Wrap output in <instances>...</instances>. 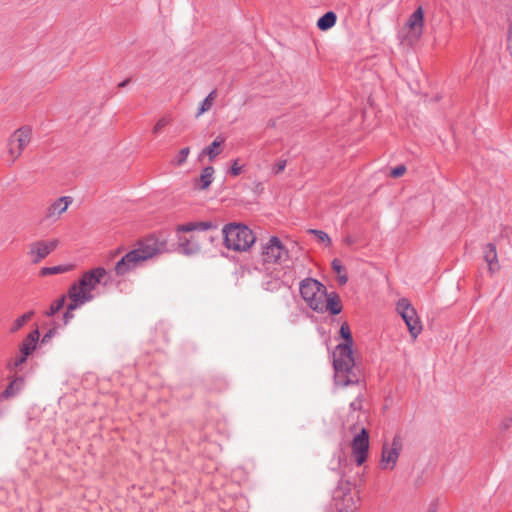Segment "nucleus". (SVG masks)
I'll return each instance as SVG.
<instances>
[{"instance_id": "1", "label": "nucleus", "mask_w": 512, "mask_h": 512, "mask_svg": "<svg viewBox=\"0 0 512 512\" xmlns=\"http://www.w3.org/2000/svg\"><path fill=\"white\" fill-rule=\"evenodd\" d=\"M340 336L344 343L336 346L333 352V367L335 371V383L339 386L358 384L362 378V373L355 364L353 357V338L348 323L344 322L340 327Z\"/></svg>"}, {"instance_id": "2", "label": "nucleus", "mask_w": 512, "mask_h": 512, "mask_svg": "<svg viewBox=\"0 0 512 512\" xmlns=\"http://www.w3.org/2000/svg\"><path fill=\"white\" fill-rule=\"evenodd\" d=\"M112 272L109 273L103 267H97L85 272L78 282H74L69 290L68 297L70 299L69 309L75 310L87 302L94 299L92 291L98 284L108 285L112 281Z\"/></svg>"}, {"instance_id": "3", "label": "nucleus", "mask_w": 512, "mask_h": 512, "mask_svg": "<svg viewBox=\"0 0 512 512\" xmlns=\"http://www.w3.org/2000/svg\"><path fill=\"white\" fill-rule=\"evenodd\" d=\"M224 242L228 249L247 251L256 240L250 226H223Z\"/></svg>"}, {"instance_id": "4", "label": "nucleus", "mask_w": 512, "mask_h": 512, "mask_svg": "<svg viewBox=\"0 0 512 512\" xmlns=\"http://www.w3.org/2000/svg\"><path fill=\"white\" fill-rule=\"evenodd\" d=\"M166 251V240L150 235L139 240L134 249L130 250V264L134 265L152 259L154 256Z\"/></svg>"}, {"instance_id": "5", "label": "nucleus", "mask_w": 512, "mask_h": 512, "mask_svg": "<svg viewBox=\"0 0 512 512\" xmlns=\"http://www.w3.org/2000/svg\"><path fill=\"white\" fill-rule=\"evenodd\" d=\"M323 285L319 281L306 278L300 283V294L307 305L317 312L324 311Z\"/></svg>"}, {"instance_id": "6", "label": "nucleus", "mask_w": 512, "mask_h": 512, "mask_svg": "<svg viewBox=\"0 0 512 512\" xmlns=\"http://www.w3.org/2000/svg\"><path fill=\"white\" fill-rule=\"evenodd\" d=\"M332 504L337 512H355L356 501L351 493V483L341 479L332 494Z\"/></svg>"}, {"instance_id": "7", "label": "nucleus", "mask_w": 512, "mask_h": 512, "mask_svg": "<svg viewBox=\"0 0 512 512\" xmlns=\"http://www.w3.org/2000/svg\"><path fill=\"white\" fill-rule=\"evenodd\" d=\"M32 130L28 126H23L9 137L7 148L11 162H15L20 157L23 150L28 146L31 141Z\"/></svg>"}, {"instance_id": "8", "label": "nucleus", "mask_w": 512, "mask_h": 512, "mask_svg": "<svg viewBox=\"0 0 512 512\" xmlns=\"http://www.w3.org/2000/svg\"><path fill=\"white\" fill-rule=\"evenodd\" d=\"M397 311L404 320L411 337L415 340L422 331V325L416 310L407 299L403 298L397 303Z\"/></svg>"}, {"instance_id": "9", "label": "nucleus", "mask_w": 512, "mask_h": 512, "mask_svg": "<svg viewBox=\"0 0 512 512\" xmlns=\"http://www.w3.org/2000/svg\"><path fill=\"white\" fill-rule=\"evenodd\" d=\"M401 449L402 441L400 436H395L393 438L390 447L386 443L383 444L380 460L381 469L393 470L397 464Z\"/></svg>"}, {"instance_id": "10", "label": "nucleus", "mask_w": 512, "mask_h": 512, "mask_svg": "<svg viewBox=\"0 0 512 512\" xmlns=\"http://www.w3.org/2000/svg\"><path fill=\"white\" fill-rule=\"evenodd\" d=\"M288 255L287 250L282 245L279 238L273 236L268 243L263 247V260L267 263H278L286 259Z\"/></svg>"}, {"instance_id": "11", "label": "nucleus", "mask_w": 512, "mask_h": 512, "mask_svg": "<svg viewBox=\"0 0 512 512\" xmlns=\"http://www.w3.org/2000/svg\"><path fill=\"white\" fill-rule=\"evenodd\" d=\"M351 447L357 465H362L367 459L369 449V434L365 428L354 436Z\"/></svg>"}, {"instance_id": "12", "label": "nucleus", "mask_w": 512, "mask_h": 512, "mask_svg": "<svg viewBox=\"0 0 512 512\" xmlns=\"http://www.w3.org/2000/svg\"><path fill=\"white\" fill-rule=\"evenodd\" d=\"M424 26V12L422 7H418L413 14L409 17L405 28L408 30L406 40L409 43L417 41L422 33Z\"/></svg>"}, {"instance_id": "13", "label": "nucleus", "mask_w": 512, "mask_h": 512, "mask_svg": "<svg viewBox=\"0 0 512 512\" xmlns=\"http://www.w3.org/2000/svg\"><path fill=\"white\" fill-rule=\"evenodd\" d=\"M58 241L56 239L49 241H36L30 244L28 254L31 256V261L34 264L39 263L46 256H48L57 247Z\"/></svg>"}, {"instance_id": "14", "label": "nucleus", "mask_w": 512, "mask_h": 512, "mask_svg": "<svg viewBox=\"0 0 512 512\" xmlns=\"http://www.w3.org/2000/svg\"><path fill=\"white\" fill-rule=\"evenodd\" d=\"M72 202L73 199L70 196H62L56 199L47 208L45 212V220L50 222L58 221L60 219L61 214L67 210V208Z\"/></svg>"}, {"instance_id": "15", "label": "nucleus", "mask_w": 512, "mask_h": 512, "mask_svg": "<svg viewBox=\"0 0 512 512\" xmlns=\"http://www.w3.org/2000/svg\"><path fill=\"white\" fill-rule=\"evenodd\" d=\"M212 226H178V234H179V240L181 251L186 255H192L199 251L200 247L197 243L185 240V242L182 241V237L180 236L181 233H187L191 232L193 230L199 229V230H207L211 228Z\"/></svg>"}, {"instance_id": "16", "label": "nucleus", "mask_w": 512, "mask_h": 512, "mask_svg": "<svg viewBox=\"0 0 512 512\" xmlns=\"http://www.w3.org/2000/svg\"><path fill=\"white\" fill-rule=\"evenodd\" d=\"M25 386V380L23 376H17L13 378L8 386L3 390V392L0 394V401L1 400H8L11 398H14L18 396L21 391L24 389Z\"/></svg>"}, {"instance_id": "17", "label": "nucleus", "mask_w": 512, "mask_h": 512, "mask_svg": "<svg viewBox=\"0 0 512 512\" xmlns=\"http://www.w3.org/2000/svg\"><path fill=\"white\" fill-rule=\"evenodd\" d=\"M484 259L488 264V270L491 274L499 270L500 266L498 263L496 245L494 243H488L486 245Z\"/></svg>"}, {"instance_id": "18", "label": "nucleus", "mask_w": 512, "mask_h": 512, "mask_svg": "<svg viewBox=\"0 0 512 512\" xmlns=\"http://www.w3.org/2000/svg\"><path fill=\"white\" fill-rule=\"evenodd\" d=\"M39 337L40 333L38 329L31 331L22 341L19 348L20 352L29 356L36 349Z\"/></svg>"}, {"instance_id": "19", "label": "nucleus", "mask_w": 512, "mask_h": 512, "mask_svg": "<svg viewBox=\"0 0 512 512\" xmlns=\"http://www.w3.org/2000/svg\"><path fill=\"white\" fill-rule=\"evenodd\" d=\"M225 139L221 136H217L214 141L204 148L199 154V159L203 156H208L210 161H214L215 158L222 152L221 146L224 144Z\"/></svg>"}, {"instance_id": "20", "label": "nucleus", "mask_w": 512, "mask_h": 512, "mask_svg": "<svg viewBox=\"0 0 512 512\" xmlns=\"http://www.w3.org/2000/svg\"><path fill=\"white\" fill-rule=\"evenodd\" d=\"M214 179V168L212 166L205 167L199 176L195 179V186L200 190H206Z\"/></svg>"}, {"instance_id": "21", "label": "nucleus", "mask_w": 512, "mask_h": 512, "mask_svg": "<svg viewBox=\"0 0 512 512\" xmlns=\"http://www.w3.org/2000/svg\"><path fill=\"white\" fill-rule=\"evenodd\" d=\"M324 309L329 310L332 315H337L341 312L342 307L336 295L326 296L324 294Z\"/></svg>"}, {"instance_id": "22", "label": "nucleus", "mask_w": 512, "mask_h": 512, "mask_svg": "<svg viewBox=\"0 0 512 512\" xmlns=\"http://www.w3.org/2000/svg\"><path fill=\"white\" fill-rule=\"evenodd\" d=\"M217 98V90L214 89L212 90L208 95L207 97L201 102L199 108H198V111L196 113V117H200L202 114L208 112L213 104H214V101L216 100Z\"/></svg>"}, {"instance_id": "23", "label": "nucleus", "mask_w": 512, "mask_h": 512, "mask_svg": "<svg viewBox=\"0 0 512 512\" xmlns=\"http://www.w3.org/2000/svg\"><path fill=\"white\" fill-rule=\"evenodd\" d=\"M336 19V14L332 11H329L318 19L317 26L320 30L326 31L335 25Z\"/></svg>"}, {"instance_id": "24", "label": "nucleus", "mask_w": 512, "mask_h": 512, "mask_svg": "<svg viewBox=\"0 0 512 512\" xmlns=\"http://www.w3.org/2000/svg\"><path fill=\"white\" fill-rule=\"evenodd\" d=\"M113 272L116 276H123L128 272V252L116 262Z\"/></svg>"}, {"instance_id": "25", "label": "nucleus", "mask_w": 512, "mask_h": 512, "mask_svg": "<svg viewBox=\"0 0 512 512\" xmlns=\"http://www.w3.org/2000/svg\"><path fill=\"white\" fill-rule=\"evenodd\" d=\"M34 312L33 311H29L27 313H24L23 315H21L20 317H18L14 322L13 324L11 325L10 327V332L11 333H15L16 331H18L27 321H29L31 319V317L33 316Z\"/></svg>"}, {"instance_id": "26", "label": "nucleus", "mask_w": 512, "mask_h": 512, "mask_svg": "<svg viewBox=\"0 0 512 512\" xmlns=\"http://www.w3.org/2000/svg\"><path fill=\"white\" fill-rule=\"evenodd\" d=\"M28 355H24L20 352L15 358L10 359L7 363V369L9 371L17 370L22 364L27 361Z\"/></svg>"}, {"instance_id": "27", "label": "nucleus", "mask_w": 512, "mask_h": 512, "mask_svg": "<svg viewBox=\"0 0 512 512\" xmlns=\"http://www.w3.org/2000/svg\"><path fill=\"white\" fill-rule=\"evenodd\" d=\"M68 270H69V267L68 266H64V265H57V266H52V267H43L40 270V275L41 276L54 275V274H59V273L67 272Z\"/></svg>"}, {"instance_id": "28", "label": "nucleus", "mask_w": 512, "mask_h": 512, "mask_svg": "<svg viewBox=\"0 0 512 512\" xmlns=\"http://www.w3.org/2000/svg\"><path fill=\"white\" fill-rule=\"evenodd\" d=\"M65 300H66L65 296H62V297L58 298L57 300H55L51 304L49 310L47 311V316H53L57 312H59L63 308V306L65 304Z\"/></svg>"}, {"instance_id": "29", "label": "nucleus", "mask_w": 512, "mask_h": 512, "mask_svg": "<svg viewBox=\"0 0 512 512\" xmlns=\"http://www.w3.org/2000/svg\"><path fill=\"white\" fill-rule=\"evenodd\" d=\"M309 232L316 236L318 242L323 243L325 245H329L331 243L330 237L326 232L316 229H311L309 230Z\"/></svg>"}, {"instance_id": "30", "label": "nucleus", "mask_w": 512, "mask_h": 512, "mask_svg": "<svg viewBox=\"0 0 512 512\" xmlns=\"http://www.w3.org/2000/svg\"><path fill=\"white\" fill-rule=\"evenodd\" d=\"M189 153H190V148L189 147L182 148L179 151V153H178V156H177V159H176V164L178 166L183 165L186 162Z\"/></svg>"}, {"instance_id": "31", "label": "nucleus", "mask_w": 512, "mask_h": 512, "mask_svg": "<svg viewBox=\"0 0 512 512\" xmlns=\"http://www.w3.org/2000/svg\"><path fill=\"white\" fill-rule=\"evenodd\" d=\"M170 123V120L166 117H162L160 118L154 128H153V132L154 133H159L164 127H166L168 124Z\"/></svg>"}, {"instance_id": "32", "label": "nucleus", "mask_w": 512, "mask_h": 512, "mask_svg": "<svg viewBox=\"0 0 512 512\" xmlns=\"http://www.w3.org/2000/svg\"><path fill=\"white\" fill-rule=\"evenodd\" d=\"M405 172H406V167L404 165H399L391 170L390 175L393 178H398V177H401L402 175H404Z\"/></svg>"}, {"instance_id": "33", "label": "nucleus", "mask_w": 512, "mask_h": 512, "mask_svg": "<svg viewBox=\"0 0 512 512\" xmlns=\"http://www.w3.org/2000/svg\"><path fill=\"white\" fill-rule=\"evenodd\" d=\"M286 167V160H279L276 162V164L273 166V172L274 174L281 173Z\"/></svg>"}, {"instance_id": "34", "label": "nucleus", "mask_w": 512, "mask_h": 512, "mask_svg": "<svg viewBox=\"0 0 512 512\" xmlns=\"http://www.w3.org/2000/svg\"><path fill=\"white\" fill-rule=\"evenodd\" d=\"M507 50L512 56V23L510 24L507 32Z\"/></svg>"}, {"instance_id": "35", "label": "nucleus", "mask_w": 512, "mask_h": 512, "mask_svg": "<svg viewBox=\"0 0 512 512\" xmlns=\"http://www.w3.org/2000/svg\"><path fill=\"white\" fill-rule=\"evenodd\" d=\"M332 268L337 274H340L344 271V267L342 266L340 260L338 259H334L332 261Z\"/></svg>"}, {"instance_id": "36", "label": "nucleus", "mask_w": 512, "mask_h": 512, "mask_svg": "<svg viewBox=\"0 0 512 512\" xmlns=\"http://www.w3.org/2000/svg\"><path fill=\"white\" fill-rule=\"evenodd\" d=\"M72 311L73 310H70L69 305H68L67 311L63 314L64 324H67L74 317V314L72 313Z\"/></svg>"}, {"instance_id": "37", "label": "nucleus", "mask_w": 512, "mask_h": 512, "mask_svg": "<svg viewBox=\"0 0 512 512\" xmlns=\"http://www.w3.org/2000/svg\"><path fill=\"white\" fill-rule=\"evenodd\" d=\"M350 407L354 411L360 410L362 408V401H361V399L359 397L356 398L353 402H351Z\"/></svg>"}, {"instance_id": "38", "label": "nucleus", "mask_w": 512, "mask_h": 512, "mask_svg": "<svg viewBox=\"0 0 512 512\" xmlns=\"http://www.w3.org/2000/svg\"><path fill=\"white\" fill-rule=\"evenodd\" d=\"M241 173V167L238 165L237 161H235L231 167V174L237 176Z\"/></svg>"}, {"instance_id": "39", "label": "nucleus", "mask_w": 512, "mask_h": 512, "mask_svg": "<svg viewBox=\"0 0 512 512\" xmlns=\"http://www.w3.org/2000/svg\"><path fill=\"white\" fill-rule=\"evenodd\" d=\"M338 281H339V283H340L341 285L346 284V283H347V281H348V277H347V275H346V274H342V273L338 274Z\"/></svg>"}, {"instance_id": "40", "label": "nucleus", "mask_w": 512, "mask_h": 512, "mask_svg": "<svg viewBox=\"0 0 512 512\" xmlns=\"http://www.w3.org/2000/svg\"><path fill=\"white\" fill-rule=\"evenodd\" d=\"M51 335H52V331L50 330L48 333H46V334L43 336V338H42V343L47 342V341L50 339Z\"/></svg>"}, {"instance_id": "41", "label": "nucleus", "mask_w": 512, "mask_h": 512, "mask_svg": "<svg viewBox=\"0 0 512 512\" xmlns=\"http://www.w3.org/2000/svg\"><path fill=\"white\" fill-rule=\"evenodd\" d=\"M427 512H437V508L435 505H431Z\"/></svg>"}, {"instance_id": "42", "label": "nucleus", "mask_w": 512, "mask_h": 512, "mask_svg": "<svg viewBox=\"0 0 512 512\" xmlns=\"http://www.w3.org/2000/svg\"><path fill=\"white\" fill-rule=\"evenodd\" d=\"M127 84H128V79L123 80V81L119 84V86H120V87H124V86H126Z\"/></svg>"}, {"instance_id": "43", "label": "nucleus", "mask_w": 512, "mask_h": 512, "mask_svg": "<svg viewBox=\"0 0 512 512\" xmlns=\"http://www.w3.org/2000/svg\"><path fill=\"white\" fill-rule=\"evenodd\" d=\"M189 224H194L193 222H190ZM196 224H201V225H204V224H209L208 222H197Z\"/></svg>"}, {"instance_id": "44", "label": "nucleus", "mask_w": 512, "mask_h": 512, "mask_svg": "<svg viewBox=\"0 0 512 512\" xmlns=\"http://www.w3.org/2000/svg\"><path fill=\"white\" fill-rule=\"evenodd\" d=\"M120 249H117L115 253L113 254V257L119 253Z\"/></svg>"}, {"instance_id": "45", "label": "nucleus", "mask_w": 512, "mask_h": 512, "mask_svg": "<svg viewBox=\"0 0 512 512\" xmlns=\"http://www.w3.org/2000/svg\"><path fill=\"white\" fill-rule=\"evenodd\" d=\"M347 243L351 244L352 243V240L350 238H347Z\"/></svg>"}, {"instance_id": "46", "label": "nucleus", "mask_w": 512, "mask_h": 512, "mask_svg": "<svg viewBox=\"0 0 512 512\" xmlns=\"http://www.w3.org/2000/svg\"><path fill=\"white\" fill-rule=\"evenodd\" d=\"M229 224L236 225V224H238V223H237V222H230Z\"/></svg>"}]
</instances>
